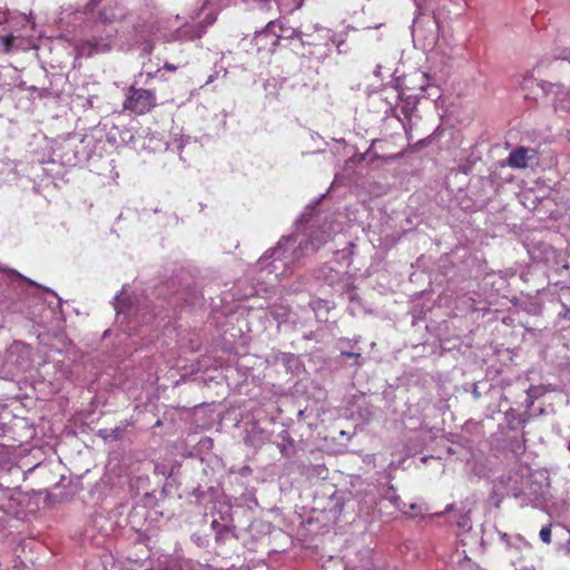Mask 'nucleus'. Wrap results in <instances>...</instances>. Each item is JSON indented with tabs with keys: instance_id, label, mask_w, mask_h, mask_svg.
<instances>
[{
	"instance_id": "1",
	"label": "nucleus",
	"mask_w": 570,
	"mask_h": 570,
	"mask_svg": "<svg viewBox=\"0 0 570 570\" xmlns=\"http://www.w3.org/2000/svg\"><path fill=\"white\" fill-rule=\"evenodd\" d=\"M157 107V95L154 90L146 88H127L126 99H124V110L137 116L147 115Z\"/></svg>"
},
{
	"instance_id": "2",
	"label": "nucleus",
	"mask_w": 570,
	"mask_h": 570,
	"mask_svg": "<svg viewBox=\"0 0 570 570\" xmlns=\"http://www.w3.org/2000/svg\"><path fill=\"white\" fill-rule=\"evenodd\" d=\"M533 150L527 147H518L509 154L508 166L517 169L528 167V161L532 159Z\"/></svg>"
},
{
	"instance_id": "3",
	"label": "nucleus",
	"mask_w": 570,
	"mask_h": 570,
	"mask_svg": "<svg viewBox=\"0 0 570 570\" xmlns=\"http://www.w3.org/2000/svg\"><path fill=\"white\" fill-rule=\"evenodd\" d=\"M352 570H375L371 549H364L356 554V561L353 562Z\"/></svg>"
},
{
	"instance_id": "4",
	"label": "nucleus",
	"mask_w": 570,
	"mask_h": 570,
	"mask_svg": "<svg viewBox=\"0 0 570 570\" xmlns=\"http://www.w3.org/2000/svg\"><path fill=\"white\" fill-rule=\"evenodd\" d=\"M414 107L406 105L402 107L401 111L403 115V118L406 119V122H402L403 130H405L406 139H411V114H413Z\"/></svg>"
},
{
	"instance_id": "5",
	"label": "nucleus",
	"mask_w": 570,
	"mask_h": 570,
	"mask_svg": "<svg viewBox=\"0 0 570 570\" xmlns=\"http://www.w3.org/2000/svg\"><path fill=\"white\" fill-rule=\"evenodd\" d=\"M117 19L115 8L106 7L99 12V21L104 23H111Z\"/></svg>"
},
{
	"instance_id": "6",
	"label": "nucleus",
	"mask_w": 570,
	"mask_h": 570,
	"mask_svg": "<svg viewBox=\"0 0 570 570\" xmlns=\"http://www.w3.org/2000/svg\"><path fill=\"white\" fill-rule=\"evenodd\" d=\"M16 42V37L12 33L1 37V46H3V52L9 53L12 50V46Z\"/></svg>"
},
{
	"instance_id": "7",
	"label": "nucleus",
	"mask_w": 570,
	"mask_h": 570,
	"mask_svg": "<svg viewBox=\"0 0 570 570\" xmlns=\"http://www.w3.org/2000/svg\"><path fill=\"white\" fill-rule=\"evenodd\" d=\"M540 540L546 544H551V524L543 527L539 532Z\"/></svg>"
},
{
	"instance_id": "8",
	"label": "nucleus",
	"mask_w": 570,
	"mask_h": 570,
	"mask_svg": "<svg viewBox=\"0 0 570 570\" xmlns=\"http://www.w3.org/2000/svg\"><path fill=\"white\" fill-rule=\"evenodd\" d=\"M276 26V20H272L265 26V29L257 32V38L267 37L268 35H274L273 28Z\"/></svg>"
},
{
	"instance_id": "9",
	"label": "nucleus",
	"mask_w": 570,
	"mask_h": 570,
	"mask_svg": "<svg viewBox=\"0 0 570 570\" xmlns=\"http://www.w3.org/2000/svg\"><path fill=\"white\" fill-rule=\"evenodd\" d=\"M559 320H569L570 321V307L567 305H562V311L558 314Z\"/></svg>"
},
{
	"instance_id": "10",
	"label": "nucleus",
	"mask_w": 570,
	"mask_h": 570,
	"mask_svg": "<svg viewBox=\"0 0 570 570\" xmlns=\"http://www.w3.org/2000/svg\"><path fill=\"white\" fill-rule=\"evenodd\" d=\"M212 529L217 532L218 535L222 534L223 531H227V528L222 525L217 520L212 521Z\"/></svg>"
},
{
	"instance_id": "11",
	"label": "nucleus",
	"mask_w": 570,
	"mask_h": 570,
	"mask_svg": "<svg viewBox=\"0 0 570 570\" xmlns=\"http://www.w3.org/2000/svg\"><path fill=\"white\" fill-rule=\"evenodd\" d=\"M85 46L89 47V50H88L89 56H91L92 53H95L97 51V45L91 41H88L87 43H85Z\"/></svg>"
},
{
	"instance_id": "12",
	"label": "nucleus",
	"mask_w": 570,
	"mask_h": 570,
	"mask_svg": "<svg viewBox=\"0 0 570 570\" xmlns=\"http://www.w3.org/2000/svg\"><path fill=\"white\" fill-rule=\"evenodd\" d=\"M281 247H276L275 249H273V256H275L276 258H279V255H281Z\"/></svg>"
},
{
	"instance_id": "13",
	"label": "nucleus",
	"mask_w": 570,
	"mask_h": 570,
	"mask_svg": "<svg viewBox=\"0 0 570 570\" xmlns=\"http://www.w3.org/2000/svg\"><path fill=\"white\" fill-rule=\"evenodd\" d=\"M164 69L168 70V71H174L175 70V67L174 65H169L168 62L164 65Z\"/></svg>"
},
{
	"instance_id": "14",
	"label": "nucleus",
	"mask_w": 570,
	"mask_h": 570,
	"mask_svg": "<svg viewBox=\"0 0 570 570\" xmlns=\"http://www.w3.org/2000/svg\"><path fill=\"white\" fill-rule=\"evenodd\" d=\"M425 145H426V139H422V140H420V141H417V142H416V146H417V147H423V146H425Z\"/></svg>"
},
{
	"instance_id": "15",
	"label": "nucleus",
	"mask_w": 570,
	"mask_h": 570,
	"mask_svg": "<svg viewBox=\"0 0 570 570\" xmlns=\"http://www.w3.org/2000/svg\"><path fill=\"white\" fill-rule=\"evenodd\" d=\"M501 539L504 540V542H509V535L504 532L501 533Z\"/></svg>"
},
{
	"instance_id": "16",
	"label": "nucleus",
	"mask_w": 570,
	"mask_h": 570,
	"mask_svg": "<svg viewBox=\"0 0 570 570\" xmlns=\"http://www.w3.org/2000/svg\"><path fill=\"white\" fill-rule=\"evenodd\" d=\"M100 0H89V6H97Z\"/></svg>"
},
{
	"instance_id": "17",
	"label": "nucleus",
	"mask_w": 570,
	"mask_h": 570,
	"mask_svg": "<svg viewBox=\"0 0 570 570\" xmlns=\"http://www.w3.org/2000/svg\"><path fill=\"white\" fill-rule=\"evenodd\" d=\"M276 39L278 40L279 39V36L278 35H275ZM273 40V45H276L277 43V40Z\"/></svg>"
},
{
	"instance_id": "18",
	"label": "nucleus",
	"mask_w": 570,
	"mask_h": 570,
	"mask_svg": "<svg viewBox=\"0 0 570 570\" xmlns=\"http://www.w3.org/2000/svg\"><path fill=\"white\" fill-rule=\"evenodd\" d=\"M344 355L347 356V357H352L353 356L352 353H344Z\"/></svg>"
},
{
	"instance_id": "19",
	"label": "nucleus",
	"mask_w": 570,
	"mask_h": 570,
	"mask_svg": "<svg viewBox=\"0 0 570 570\" xmlns=\"http://www.w3.org/2000/svg\"><path fill=\"white\" fill-rule=\"evenodd\" d=\"M569 451H570V443H569Z\"/></svg>"
}]
</instances>
